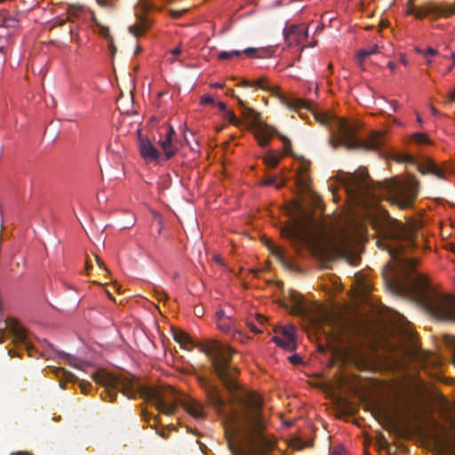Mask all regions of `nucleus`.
I'll use <instances>...</instances> for the list:
<instances>
[{
	"label": "nucleus",
	"mask_w": 455,
	"mask_h": 455,
	"mask_svg": "<svg viewBox=\"0 0 455 455\" xmlns=\"http://www.w3.org/2000/svg\"><path fill=\"white\" fill-rule=\"evenodd\" d=\"M451 58H452V62H453L451 66L453 67V66H455V52L451 53Z\"/></svg>",
	"instance_id": "nucleus-59"
},
{
	"label": "nucleus",
	"mask_w": 455,
	"mask_h": 455,
	"mask_svg": "<svg viewBox=\"0 0 455 455\" xmlns=\"http://www.w3.org/2000/svg\"><path fill=\"white\" fill-rule=\"evenodd\" d=\"M283 35L285 41L289 45L300 44L308 36L307 28H306L303 24L291 25L283 30Z\"/></svg>",
	"instance_id": "nucleus-10"
},
{
	"label": "nucleus",
	"mask_w": 455,
	"mask_h": 455,
	"mask_svg": "<svg viewBox=\"0 0 455 455\" xmlns=\"http://www.w3.org/2000/svg\"><path fill=\"white\" fill-rule=\"evenodd\" d=\"M52 372L59 378L60 387L65 388V385L68 382L75 383L78 380V378L72 372L66 371L64 368H53Z\"/></svg>",
	"instance_id": "nucleus-16"
},
{
	"label": "nucleus",
	"mask_w": 455,
	"mask_h": 455,
	"mask_svg": "<svg viewBox=\"0 0 455 455\" xmlns=\"http://www.w3.org/2000/svg\"><path fill=\"white\" fill-rule=\"evenodd\" d=\"M243 52L244 54H246L250 58H261V57H263L261 52H265V50L261 49V48L248 47V48L243 50Z\"/></svg>",
	"instance_id": "nucleus-27"
},
{
	"label": "nucleus",
	"mask_w": 455,
	"mask_h": 455,
	"mask_svg": "<svg viewBox=\"0 0 455 455\" xmlns=\"http://www.w3.org/2000/svg\"><path fill=\"white\" fill-rule=\"evenodd\" d=\"M224 117L225 119H227L230 124L235 125V126H239L242 124V121L239 120L235 115L232 112V111H229V110H227L225 113H224Z\"/></svg>",
	"instance_id": "nucleus-29"
},
{
	"label": "nucleus",
	"mask_w": 455,
	"mask_h": 455,
	"mask_svg": "<svg viewBox=\"0 0 455 455\" xmlns=\"http://www.w3.org/2000/svg\"><path fill=\"white\" fill-rule=\"evenodd\" d=\"M232 323V319L229 316H228L226 320L218 323V326L223 331H229L231 330Z\"/></svg>",
	"instance_id": "nucleus-31"
},
{
	"label": "nucleus",
	"mask_w": 455,
	"mask_h": 455,
	"mask_svg": "<svg viewBox=\"0 0 455 455\" xmlns=\"http://www.w3.org/2000/svg\"><path fill=\"white\" fill-rule=\"evenodd\" d=\"M70 36L73 37L75 36V28H70Z\"/></svg>",
	"instance_id": "nucleus-61"
},
{
	"label": "nucleus",
	"mask_w": 455,
	"mask_h": 455,
	"mask_svg": "<svg viewBox=\"0 0 455 455\" xmlns=\"http://www.w3.org/2000/svg\"><path fill=\"white\" fill-rule=\"evenodd\" d=\"M309 164L307 163L300 164L298 171L296 184L301 192H309L310 189V178L307 175Z\"/></svg>",
	"instance_id": "nucleus-13"
},
{
	"label": "nucleus",
	"mask_w": 455,
	"mask_h": 455,
	"mask_svg": "<svg viewBox=\"0 0 455 455\" xmlns=\"http://www.w3.org/2000/svg\"><path fill=\"white\" fill-rule=\"evenodd\" d=\"M79 387H80V389H81V392L84 393V394H88L90 392V388L92 387V385L90 382L88 381H85V380H82L80 383H79Z\"/></svg>",
	"instance_id": "nucleus-33"
},
{
	"label": "nucleus",
	"mask_w": 455,
	"mask_h": 455,
	"mask_svg": "<svg viewBox=\"0 0 455 455\" xmlns=\"http://www.w3.org/2000/svg\"><path fill=\"white\" fill-rule=\"evenodd\" d=\"M275 332L279 336L294 338L295 327L293 325L281 326L279 329H275Z\"/></svg>",
	"instance_id": "nucleus-24"
},
{
	"label": "nucleus",
	"mask_w": 455,
	"mask_h": 455,
	"mask_svg": "<svg viewBox=\"0 0 455 455\" xmlns=\"http://www.w3.org/2000/svg\"><path fill=\"white\" fill-rule=\"evenodd\" d=\"M431 112H432L434 115H437V114H438V111H437L434 107H431Z\"/></svg>",
	"instance_id": "nucleus-60"
},
{
	"label": "nucleus",
	"mask_w": 455,
	"mask_h": 455,
	"mask_svg": "<svg viewBox=\"0 0 455 455\" xmlns=\"http://www.w3.org/2000/svg\"><path fill=\"white\" fill-rule=\"evenodd\" d=\"M94 259L100 267H104L103 261L97 255H94Z\"/></svg>",
	"instance_id": "nucleus-48"
},
{
	"label": "nucleus",
	"mask_w": 455,
	"mask_h": 455,
	"mask_svg": "<svg viewBox=\"0 0 455 455\" xmlns=\"http://www.w3.org/2000/svg\"><path fill=\"white\" fill-rule=\"evenodd\" d=\"M97 2L102 7L111 8L114 5L113 0H97Z\"/></svg>",
	"instance_id": "nucleus-37"
},
{
	"label": "nucleus",
	"mask_w": 455,
	"mask_h": 455,
	"mask_svg": "<svg viewBox=\"0 0 455 455\" xmlns=\"http://www.w3.org/2000/svg\"><path fill=\"white\" fill-rule=\"evenodd\" d=\"M232 57H233V54H231V52L223 51L218 54V59L220 60H228V59H231Z\"/></svg>",
	"instance_id": "nucleus-35"
},
{
	"label": "nucleus",
	"mask_w": 455,
	"mask_h": 455,
	"mask_svg": "<svg viewBox=\"0 0 455 455\" xmlns=\"http://www.w3.org/2000/svg\"><path fill=\"white\" fill-rule=\"evenodd\" d=\"M215 260H216L217 262L221 263V259H220V256H218V255H217V256H215Z\"/></svg>",
	"instance_id": "nucleus-63"
},
{
	"label": "nucleus",
	"mask_w": 455,
	"mask_h": 455,
	"mask_svg": "<svg viewBox=\"0 0 455 455\" xmlns=\"http://www.w3.org/2000/svg\"><path fill=\"white\" fill-rule=\"evenodd\" d=\"M141 50H142L141 47L140 45H137L136 50H135V53L138 54L139 52H141Z\"/></svg>",
	"instance_id": "nucleus-58"
},
{
	"label": "nucleus",
	"mask_w": 455,
	"mask_h": 455,
	"mask_svg": "<svg viewBox=\"0 0 455 455\" xmlns=\"http://www.w3.org/2000/svg\"><path fill=\"white\" fill-rule=\"evenodd\" d=\"M387 67L390 68V70H391V71H394V70H395V63H394V62H392V61H389V62L387 63Z\"/></svg>",
	"instance_id": "nucleus-54"
},
{
	"label": "nucleus",
	"mask_w": 455,
	"mask_h": 455,
	"mask_svg": "<svg viewBox=\"0 0 455 455\" xmlns=\"http://www.w3.org/2000/svg\"><path fill=\"white\" fill-rule=\"evenodd\" d=\"M252 82L251 81H248V80H243L239 85L240 86H243V87H252Z\"/></svg>",
	"instance_id": "nucleus-44"
},
{
	"label": "nucleus",
	"mask_w": 455,
	"mask_h": 455,
	"mask_svg": "<svg viewBox=\"0 0 455 455\" xmlns=\"http://www.w3.org/2000/svg\"><path fill=\"white\" fill-rule=\"evenodd\" d=\"M281 234L283 237L289 240L292 243H299L302 239L300 231L294 226H287L283 228Z\"/></svg>",
	"instance_id": "nucleus-19"
},
{
	"label": "nucleus",
	"mask_w": 455,
	"mask_h": 455,
	"mask_svg": "<svg viewBox=\"0 0 455 455\" xmlns=\"http://www.w3.org/2000/svg\"><path fill=\"white\" fill-rule=\"evenodd\" d=\"M437 10H438L437 7L430 5V4L418 7L415 16L419 19H423L430 13L436 12Z\"/></svg>",
	"instance_id": "nucleus-23"
},
{
	"label": "nucleus",
	"mask_w": 455,
	"mask_h": 455,
	"mask_svg": "<svg viewBox=\"0 0 455 455\" xmlns=\"http://www.w3.org/2000/svg\"><path fill=\"white\" fill-rule=\"evenodd\" d=\"M272 340L276 343L278 346L289 350L292 351L296 348V342L294 338L290 337H283L279 336L278 334H275Z\"/></svg>",
	"instance_id": "nucleus-20"
},
{
	"label": "nucleus",
	"mask_w": 455,
	"mask_h": 455,
	"mask_svg": "<svg viewBox=\"0 0 455 455\" xmlns=\"http://www.w3.org/2000/svg\"><path fill=\"white\" fill-rule=\"evenodd\" d=\"M151 21L143 16H139L134 25L129 27V32L138 37L143 35L150 27Z\"/></svg>",
	"instance_id": "nucleus-15"
},
{
	"label": "nucleus",
	"mask_w": 455,
	"mask_h": 455,
	"mask_svg": "<svg viewBox=\"0 0 455 455\" xmlns=\"http://www.w3.org/2000/svg\"><path fill=\"white\" fill-rule=\"evenodd\" d=\"M342 184L347 194L353 198H387L391 204L402 210L411 208L419 193V184L413 179L400 180L398 178H393L376 183L370 178L365 169L347 173L342 178Z\"/></svg>",
	"instance_id": "nucleus-3"
},
{
	"label": "nucleus",
	"mask_w": 455,
	"mask_h": 455,
	"mask_svg": "<svg viewBox=\"0 0 455 455\" xmlns=\"http://www.w3.org/2000/svg\"><path fill=\"white\" fill-rule=\"evenodd\" d=\"M371 221L382 236L377 245L390 255L382 274L387 288L411 299L437 320L455 322V297L434 290L426 277L415 270L417 259L405 255L408 248L416 246L412 231L382 208L371 213Z\"/></svg>",
	"instance_id": "nucleus-1"
},
{
	"label": "nucleus",
	"mask_w": 455,
	"mask_h": 455,
	"mask_svg": "<svg viewBox=\"0 0 455 455\" xmlns=\"http://www.w3.org/2000/svg\"><path fill=\"white\" fill-rule=\"evenodd\" d=\"M12 455H14V454H12ZM15 455H30V454L26 453V452H18Z\"/></svg>",
	"instance_id": "nucleus-64"
},
{
	"label": "nucleus",
	"mask_w": 455,
	"mask_h": 455,
	"mask_svg": "<svg viewBox=\"0 0 455 455\" xmlns=\"http://www.w3.org/2000/svg\"><path fill=\"white\" fill-rule=\"evenodd\" d=\"M264 163L269 168H275L279 163V156L274 152H268L264 157Z\"/></svg>",
	"instance_id": "nucleus-25"
},
{
	"label": "nucleus",
	"mask_w": 455,
	"mask_h": 455,
	"mask_svg": "<svg viewBox=\"0 0 455 455\" xmlns=\"http://www.w3.org/2000/svg\"><path fill=\"white\" fill-rule=\"evenodd\" d=\"M217 107L219 108L220 110H221L223 113H225L228 109H227V107H226V104L222 101H220L217 103Z\"/></svg>",
	"instance_id": "nucleus-42"
},
{
	"label": "nucleus",
	"mask_w": 455,
	"mask_h": 455,
	"mask_svg": "<svg viewBox=\"0 0 455 455\" xmlns=\"http://www.w3.org/2000/svg\"><path fill=\"white\" fill-rule=\"evenodd\" d=\"M450 99L451 101H455V90L451 92Z\"/></svg>",
	"instance_id": "nucleus-56"
},
{
	"label": "nucleus",
	"mask_w": 455,
	"mask_h": 455,
	"mask_svg": "<svg viewBox=\"0 0 455 455\" xmlns=\"http://www.w3.org/2000/svg\"><path fill=\"white\" fill-rule=\"evenodd\" d=\"M270 252L287 268L291 269V263L286 259L284 250L282 247L276 246L270 242L267 244Z\"/></svg>",
	"instance_id": "nucleus-18"
},
{
	"label": "nucleus",
	"mask_w": 455,
	"mask_h": 455,
	"mask_svg": "<svg viewBox=\"0 0 455 455\" xmlns=\"http://www.w3.org/2000/svg\"><path fill=\"white\" fill-rule=\"evenodd\" d=\"M101 33H102V35H103L106 38H108V37L109 36V30H108V28H104L102 29V32H101Z\"/></svg>",
	"instance_id": "nucleus-51"
},
{
	"label": "nucleus",
	"mask_w": 455,
	"mask_h": 455,
	"mask_svg": "<svg viewBox=\"0 0 455 455\" xmlns=\"http://www.w3.org/2000/svg\"><path fill=\"white\" fill-rule=\"evenodd\" d=\"M140 4L145 11H150L155 8L154 3H152L150 0H141Z\"/></svg>",
	"instance_id": "nucleus-34"
},
{
	"label": "nucleus",
	"mask_w": 455,
	"mask_h": 455,
	"mask_svg": "<svg viewBox=\"0 0 455 455\" xmlns=\"http://www.w3.org/2000/svg\"><path fill=\"white\" fill-rule=\"evenodd\" d=\"M276 180H277V177H275V176H268L262 181V185L263 186L273 185V186H275L277 188H281L286 183V180H284V179H282V180L279 183L276 182Z\"/></svg>",
	"instance_id": "nucleus-26"
},
{
	"label": "nucleus",
	"mask_w": 455,
	"mask_h": 455,
	"mask_svg": "<svg viewBox=\"0 0 455 455\" xmlns=\"http://www.w3.org/2000/svg\"><path fill=\"white\" fill-rule=\"evenodd\" d=\"M156 292L157 294V299L158 300H164V299H168V295L166 294L165 291L156 290Z\"/></svg>",
	"instance_id": "nucleus-40"
},
{
	"label": "nucleus",
	"mask_w": 455,
	"mask_h": 455,
	"mask_svg": "<svg viewBox=\"0 0 455 455\" xmlns=\"http://www.w3.org/2000/svg\"><path fill=\"white\" fill-rule=\"evenodd\" d=\"M196 347L209 356L215 374L222 381L226 388L231 392L238 389V384L235 379L237 370L231 365L234 351L227 345L216 340L204 343H197Z\"/></svg>",
	"instance_id": "nucleus-6"
},
{
	"label": "nucleus",
	"mask_w": 455,
	"mask_h": 455,
	"mask_svg": "<svg viewBox=\"0 0 455 455\" xmlns=\"http://www.w3.org/2000/svg\"><path fill=\"white\" fill-rule=\"evenodd\" d=\"M419 171L423 174H432L439 179H444L447 174L453 172V169L449 164L443 163L439 165L430 159L426 160L419 165Z\"/></svg>",
	"instance_id": "nucleus-9"
},
{
	"label": "nucleus",
	"mask_w": 455,
	"mask_h": 455,
	"mask_svg": "<svg viewBox=\"0 0 455 455\" xmlns=\"http://www.w3.org/2000/svg\"><path fill=\"white\" fill-rule=\"evenodd\" d=\"M175 135V131L172 126L167 124V132L165 135V139L172 141V137Z\"/></svg>",
	"instance_id": "nucleus-36"
},
{
	"label": "nucleus",
	"mask_w": 455,
	"mask_h": 455,
	"mask_svg": "<svg viewBox=\"0 0 455 455\" xmlns=\"http://www.w3.org/2000/svg\"><path fill=\"white\" fill-rule=\"evenodd\" d=\"M242 53H243V51H238V50L231 51V54H233V57H238V56H240Z\"/></svg>",
	"instance_id": "nucleus-49"
},
{
	"label": "nucleus",
	"mask_w": 455,
	"mask_h": 455,
	"mask_svg": "<svg viewBox=\"0 0 455 455\" xmlns=\"http://www.w3.org/2000/svg\"><path fill=\"white\" fill-rule=\"evenodd\" d=\"M139 143L140 155L145 160L156 161L159 158L160 152L148 140L140 139Z\"/></svg>",
	"instance_id": "nucleus-12"
},
{
	"label": "nucleus",
	"mask_w": 455,
	"mask_h": 455,
	"mask_svg": "<svg viewBox=\"0 0 455 455\" xmlns=\"http://www.w3.org/2000/svg\"><path fill=\"white\" fill-rule=\"evenodd\" d=\"M217 322L220 323L227 319L228 316L225 315L224 310L220 309L216 313Z\"/></svg>",
	"instance_id": "nucleus-39"
},
{
	"label": "nucleus",
	"mask_w": 455,
	"mask_h": 455,
	"mask_svg": "<svg viewBox=\"0 0 455 455\" xmlns=\"http://www.w3.org/2000/svg\"><path fill=\"white\" fill-rule=\"evenodd\" d=\"M391 104H392L393 111L395 112L397 110V108H398V102L396 100H393L391 102Z\"/></svg>",
	"instance_id": "nucleus-52"
},
{
	"label": "nucleus",
	"mask_w": 455,
	"mask_h": 455,
	"mask_svg": "<svg viewBox=\"0 0 455 455\" xmlns=\"http://www.w3.org/2000/svg\"><path fill=\"white\" fill-rule=\"evenodd\" d=\"M437 52L433 48H428L426 52L424 53L425 57H427L428 55H435Z\"/></svg>",
	"instance_id": "nucleus-43"
},
{
	"label": "nucleus",
	"mask_w": 455,
	"mask_h": 455,
	"mask_svg": "<svg viewBox=\"0 0 455 455\" xmlns=\"http://www.w3.org/2000/svg\"><path fill=\"white\" fill-rule=\"evenodd\" d=\"M379 46L377 44L372 45L370 49H361L356 53V61L362 69H364L363 61L364 60L378 52Z\"/></svg>",
	"instance_id": "nucleus-21"
},
{
	"label": "nucleus",
	"mask_w": 455,
	"mask_h": 455,
	"mask_svg": "<svg viewBox=\"0 0 455 455\" xmlns=\"http://www.w3.org/2000/svg\"><path fill=\"white\" fill-rule=\"evenodd\" d=\"M413 140L418 144H429L430 140L426 133L417 132L413 135Z\"/></svg>",
	"instance_id": "nucleus-30"
},
{
	"label": "nucleus",
	"mask_w": 455,
	"mask_h": 455,
	"mask_svg": "<svg viewBox=\"0 0 455 455\" xmlns=\"http://www.w3.org/2000/svg\"><path fill=\"white\" fill-rule=\"evenodd\" d=\"M290 299L291 302V312L296 315L304 316L308 314V310L304 304L303 297L294 290H290Z\"/></svg>",
	"instance_id": "nucleus-11"
},
{
	"label": "nucleus",
	"mask_w": 455,
	"mask_h": 455,
	"mask_svg": "<svg viewBox=\"0 0 455 455\" xmlns=\"http://www.w3.org/2000/svg\"><path fill=\"white\" fill-rule=\"evenodd\" d=\"M182 14V12L180 11H172V15L174 18H179Z\"/></svg>",
	"instance_id": "nucleus-50"
},
{
	"label": "nucleus",
	"mask_w": 455,
	"mask_h": 455,
	"mask_svg": "<svg viewBox=\"0 0 455 455\" xmlns=\"http://www.w3.org/2000/svg\"><path fill=\"white\" fill-rule=\"evenodd\" d=\"M417 9H418V7H417V6H415V5L411 4V5L410 6V8H409L408 12H409L410 14H413V15H415V13H416V12H417Z\"/></svg>",
	"instance_id": "nucleus-45"
},
{
	"label": "nucleus",
	"mask_w": 455,
	"mask_h": 455,
	"mask_svg": "<svg viewBox=\"0 0 455 455\" xmlns=\"http://www.w3.org/2000/svg\"><path fill=\"white\" fill-rule=\"evenodd\" d=\"M92 267V262L90 261V259H87L86 260V269H90L91 267Z\"/></svg>",
	"instance_id": "nucleus-57"
},
{
	"label": "nucleus",
	"mask_w": 455,
	"mask_h": 455,
	"mask_svg": "<svg viewBox=\"0 0 455 455\" xmlns=\"http://www.w3.org/2000/svg\"><path fill=\"white\" fill-rule=\"evenodd\" d=\"M8 355L11 356V357H13L14 356V354H13V351L12 350H8Z\"/></svg>",
	"instance_id": "nucleus-62"
},
{
	"label": "nucleus",
	"mask_w": 455,
	"mask_h": 455,
	"mask_svg": "<svg viewBox=\"0 0 455 455\" xmlns=\"http://www.w3.org/2000/svg\"><path fill=\"white\" fill-rule=\"evenodd\" d=\"M251 84H252V87L257 88V89L271 91V89L267 85L266 77H260L257 80H254V81H252Z\"/></svg>",
	"instance_id": "nucleus-28"
},
{
	"label": "nucleus",
	"mask_w": 455,
	"mask_h": 455,
	"mask_svg": "<svg viewBox=\"0 0 455 455\" xmlns=\"http://www.w3.org/2000/svg\"><path fill=\"white\" fill-rule=\"evenodd\" d=\"M320 122L331 127L329 144L334 149L344 146L348 150L379 151L385 146V132H372L365 140H362L356 137L357 127L344 118L323 116Z\"/></svg>",
	"instance_id": "nucleus-5"
},
{
	"label": "nucleus",
	"mask_w": 455,
	"mask_h": 455,
	"mask_svg": "<svg viewBox=\"0 0 455 455\" xmlns=\"http://www.w3.org/2000/svg\"><path fill=\"white\" fill-rule=\"evenodd\" d=\"M6 327L9 330L12 339L14 343H21L25 346L28 355L32 356L33 347L28 343L27 339V331L26 330L20 326L19 322L15 319H7L5 321Z\"/></svg>",
	"instance_id": "nucleus-8"
},
{
	"label": "nucleus",
	"mask_w": 455,
	"mask_h": 455,
	"mask_svg": "<svg viewBox=\"0 0 455 455\" xmlns=\"http://www.w3.org/2000/svg\"><path fill=\"white\" fill-rule=\"evenodd\" d=\"M231 97L237 100L238 107L243 118L248 121L251 127L255 129V137L260 147H267L273 135L277 134V131L272 126L267 124L261 120V115L252 108L248 107L237 95L234 90H229Z\"/></svg>",
	"instance_id": "nucleus-7"
},
{
	"label": "nucleus",
	"mask_w": 455,
	"mask_h": 455,
	"mask_svg": "<svg viewBox=\"0 0 455 455\" xmlns=\"http://www.w3.org/2000/svg\"><path fill=\"white\" fill-rule=\"evenodd\" d=\"M181 404L186 411L193 417L196 419L204 418L205 414L204 412V406L198 401L192 398H187L181 403Z\"/></svg>",
	"instance_id": "nucleus-14"
},
{
	"label": "nucleus",
	"mask_w": 455,
	"mask_h": 455,
	"mask_svg": "<svg viewBox=\"0 0 455 455\" xmlns=\"http://www.w3.org/2000/svg\"><path fill=\"white\" fill-rule=\"evenodd\" d=\"M401 160L405 161V162H411L412 157L411 156H403V158H401Z\"/></svg>",
	"instance_id": "nucleus-53"
},
{
	"label": "nucleus",
	"mask_w": 455,
	"mask_h": 455,
	"mask_svg": "<svg viewBox=\"0 0 455 455\" xmlns=\"http://www.w3.org/2000/svg\"><path fill=\"white\" fill-rule=\"evenodd\" d=\"M92 379L103 386L104 390L100 396L104 401L114 402L117 397V392H121L129 399L140 395L144 400L153 403L164 414L172 415L176 411V404L168 403L158 387L144 386L134 376L98 371L92 374Z\"/></svg>",
	"instance_id": "nucleus-4"
},
{
	"label": "nucleus",
	"mask_w": 455,
	"mask_h": 455,
	"mask_svg": "<svg viewBox=\"0 0 455 455\" xmlns=\"http://www.w3.org/2000/svg\"><path fill=\"white\" fill-rule=\"evenodd\" d=\"M281 101L283 104H284L287 108H289L291 109H300V108L307 109V108H309V105H310V103L307 100L300 99V98L288 99L285 96H281Z\"/></svg>",
	"instance_id": "nucleus-17"
},
{
	"label": "nucleus",
	"mask_w": 455,
	"mask_h": 455,
	"mask_svg": "<svg viewBox=\"0 0 455 455\" xmlns=\"http://www.w3.org/2000/svg\"><path fill=\"white\" fill-rule=\"evenodd\" d=\"M160 145L164 152L166 159H170L175 155L176 148L172 146V142L171 140L164 139L160 142Z\"/></svg>",
	"instance_id": "nucleus-22"
},
{
	"label": "nucleus",
	"mask_w": 455,
	"mask_h": 455,
	"mask_svg": "<svg viewBox=\"0 0 455 455\" xmlns=\"http://www.w3.org/2000/svg\"><path fill=\"white\" fill-rule=\"evenodd\" d=\"M257 320L260 324H263L267 321L266 317L262 315H259Z\"/></svg>",
	"instance_id": "nucleus-46"
},
{
	"label": "nucleus",
	"mask_w": 455,
	"mask_h": 455,
	"mask_svg": "<svg viewBox=\"0 0 455 455\" xmlns=\"http://www.w3.org/2000/svg\"><path fill=\"white\" fill-rule=\"evenodd\" d=\"M280 140L283 142L284 145V150L288 154L291 150V141L283 135L279 134L278 135Z\"/></svg>",
	"instance_id": "nucleus-32"
},
{
	"label": "nucleus",
	"mask_w": 455,
	"mask_h": 455,
	"mask_svg": "<svg viewBox=\"0 0 455 455\" xmlns=\"http://www.w3.org/2000/svg\"><path fill=\"white\" fill-rule=\"evenodd\" d=\"M181 53V49L180 47H176L175 49H173L172 51V54L174 55V56H178Z\"/></svg>",
	"instance_id": "nucleus-47"
},
{
	"label": "nucleus",
	"mask_w": 455,
	"mask_h": 455,
	"mask_svg": "<svg viewBox=\"0 0 455 455\" xmlns=\"http://www.w3.org/2000/svg\"><path fill=\"white\" fill-rule=\"evenodd\" d=\"M201 103L202 104H213L214 103V100H213L212 97H211L209 95H204L201 98Z\"/></svg>",
	"instance_id": "nucleus-38"
},
{
	"label": "nucleus",
	"mask_w": 455,
	"mask_h": 455,
	"mask_svg": "<svg viewBox=\"0 0 455 455\" xmlns=\"http://www.w3.org/2000/svg\"><path fill=\"white\" fill-rule=\"evenodd\" d=\"M289 361L293 364H297L301 361V358L298 355H293L289 357Z\"/></svg>",
	"instance_id": "nucleus-41"
},
{
	"label": "nucleus",
	"mask_w": 455,
	"mask_h": 455,
	"mask_svg": "<svg viewBox=\"0 0 455 455\" xmlns=\"http://www.w3.org/2000/svg\"><path fill=\"white\" fill-rule=\"evenodd\" d=\"M4 339H5L4 331H0V344L4 343Z\"/></svg>",
	"instance_id": "nucleus-55"
},
{
	"label": "nucleus",
	"mask_w": 455,
	"mask_h": 455,
	"mask_svg": "<svg viewBox=\"0 0 455 455\" xmlns=\"http://www.w3.org/2000/svg\"><path fill=\"white\" fill-rule=\"evenodd\" d=\"M210 404L221 418L230 451L235 455H267L274 450L275 443L264 434L266 419L263 401L253 392L243 391L235 399L239 411L227 409L226 401L218 388L201 379Z\"/></svg>",
	"instance_id": "nucleus-2"
}]
</instances>
